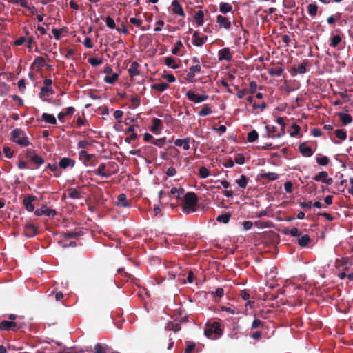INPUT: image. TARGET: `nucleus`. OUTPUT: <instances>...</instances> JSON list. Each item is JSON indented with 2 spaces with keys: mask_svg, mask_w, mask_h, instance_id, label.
<instances>
[{
  "mask_svg": "<svg viewBox=\"0 0 353 353\" xmlns=\"http://www.w3.org/2000/svg\"><path fill=\"white\" fill-rule=\"evenodd\" d=\"M197 203V195L194 192H188L183 196L181 210L185 214L194 212Z\"/></svg>",
  "mask_w": 353,
  "mask_h": 353,
  "instance_id": "obj_1",
  "label": "nucleus"
},
{
  "mask_svg": "<svg viewBox=\"0 0 353 353\" xmlns=\"http://www.w3.org/2000/svg\"><path fill=\"white\" fill-rule=\"evenodd\" d=\"M10 135L12 141L21 146L26 147L30 144L26 132L20 128L14 129Z\"/></svg>",
  "mask_w": 353,
  "mask_h": 353,
  "instance_id": "obj_2",
  "label": "nucleus"
},
{
  "mask_svg": "<svg viewBox=\"0 0 353 353\" xmlns=\"http://www.w3.org/2000/svg\"><path fill=\"white\" fill-rule=\"evenodd\" d=\"M26 156L31 163L36 164L37 166L44 163V159L41 156L37 154L33 150H28Z\"/></svg>",
  "mask_w": 353,
  "mask_h": 353,
  "instance_id": "obj_3",
  "label": "nucleus"
},
{
  "mask_svg": "<svg viewBox=\"0 0 353 353\" xmlns=\"http://www.w3.org/2000/svg\"><path fill=\"white\" fill-rule=\"evenodd\" d=\"M187 98L194 103H201L206 101L208 99V96L206 94L199 95L196 94L192 90L187 91L185 94Z\"/></svg>",
  "mask_w": 353,
  "mask_h": 353,
  "instance_id": "obj_4",
  "label": "nucleus"
},
{
  "mask_svg": "<svg viewBox=\"0 0 353 353\" xmlns=\"http://www.w3.org/2000/svg\"><path fill=\"white\" fill-rule=\"evenodd\" d=\"M201 72V65H192V66H191L189 68V72L187 74L185 79L188 82L193 83V82L195 81L194 78L195 77L196 73H199Z\"/></svg>",
  "mask_w": 353,
  "mask_h": 353,
  "instance_id": "obj_5",
  "label": "nucleus"
},
{
  "mask_svg": "<svg viewBox=\"0 0 353 353\" xmlns=\"http://www.w3.org/2000/svg\"><path fill=\"white\" fill-rule=\"evenodd\" d=\"M35 215L41 216L43 214L54 217L57 214V212L54 210L49 209L46 205H43L39 209H37L34 212Z\"/></svg>",
  "mask_w": 353,
  "mask_h": 353,
  "instance_id": "obj_6",
  "label": "nucleus"
},
{
  "mask_svg": "<svg viewBox=\"0 0 353 353\" xmlns=\"http://www.w3.org/2000/svg\"><path fill=\"white\" fill-rule=\"evenodd\" d=\"M218 56L219 61L225 60L228 61H230L232 59V56L229 48H224L221 49L219 51Z\"/></svg>",
  "mask_w": 353,
  "mask_h": 353,
  "instance_id": "obj_7",
  "label": "nucleus"
},
{
  "mask_svg": "<svg viewBox=\"0 0 353 353\" xmlns=\"http://www.w3.org/2000/svg\"><path fill=\"white\" fill-rule=\"evenodd\" d=\"M172 11L174 14L185 17V12L178 0H173L172 2Z\"/></svg>",
  "mask_w": 353,
  "mask_h": 353,
  "instance_id": "obj_8",
  "label": "nucleus"
},
{
  "mask_svg": "<svg viewBox=\"0 0 353 353\" xmlns=\"http://www.w3.org/2000/svg\"><path fill=\"white\" fill-rule=\"evenodd\" d=\"M216 22L219 24V28L229 29L231 27V21L228 18L224 16L218 15L216 17Z\"/></svg>",
  "mask_w": 353,
  "mask_h": 353,
  "instance_id": "obj_9",
  "label": "nucleus"
},
{
  "mask_svg": "<svg viewBox=\"0 0 353 353\" xmlns=\"http://www.w3.org/2000/svg\"><path fill=\"white\" fill-rule=\"evenodd\" d=\"M37 197L35 196H26L23 199V205H25L26 210L28 212H33L34 210V205L32 204V202L36 200Z\"/></svg>",
  "mask_w": 353,
  "mask_h": 353,
  "instance_id": "obj_10",
  "label": "nucleus"
},
{
  "mask_svg": "<svg viewBox=\"0 0 353 353\" xmlns=\"http://www.w3.org/2000/svg\"><path fill=\"white\" fill-rule=\"evenodd\" d=\"M162 129V121L158 119H152V125L150 128V130L154 134H159Z\"/></svg>",
  "mask_w": 353,
  "mask_h": 353,
  "instance_id": "obj_11",
  "label": "nucleus"
},
{
  "mask_svg": "<svg viewBox=\"0 0 353 353\" xmlns=\"http://www.w3.org/2000/svg\"><path fill=\"white\" fill-rule=\"evenodd\" d=\"M299 150L301 154L306 157H310L312 156L314 153V151L312 150V148L307 146L305 143H301L299 145Z\"/></svg>",
  "mask_w": 353,
  "mask_h": 353,
  "instance_id": "obj_12",
  "label": "nucleus"
},
{
  "mask_svg": "<svg viewBox=\"0 0 353 353\" xmlns=\"http://www.w3.org/2000/svg\"><path fill=\"white\" fill-rule=\"evenodd\" d=\"M79 155L80 160L83 161L85 164H92V161L95 157L94 154H90L85 150L80 151Z\"/></svg>",
  "mask_w": 353,
  "mask_h": 353,
  "instance_id": "obj_13",
  "label": "nucleus"
},
{
  "mask_svg": "<svg viewBox=\"0 0 353 353\" xmlns=\"http://www.w3.org/2000/svg\"><path fill=\"white\" fill-rule=\"evenodd\" d=\"M190 137H186L185 139H177L174 141V143L176 146L183 147L185 150H188L190 149Z\"/></svg>",
  "mask_w": 353,
  "mask_h": 353,
  "instance_id": "obj_14",
  "label": "nucleus"
},
{
  "mask_svg": "<svg viewBox=\"0 0 353 353\" xmlns=\"http://www.w3.org/2000/svg\"><path fill=\"white\" fill-rule=\"evenodd\" d=\"M74 164L75 161L73 159L68 157H63L60 160L59 166L61 169H66L68 167H74Z\"/></svg>",
  "mask_w": 353,
  "mask_h": 353,
  "instance_id": "obj_15",
  "label": "nucleus"
},
{
  "mask_svg": "<svg viewBox=\"0 0 353 353\" xmlns=\"http://www.w3.org/2000/svg\"><path fill=\"white\" fill-rule=\"evenodd\" d=\"M17 327V323L14 321H2L0 323V330H14Z\"/></svg>",
  "mask_w": 353,
  "mask_h": 353,
  "instance_id": "obj_16",
  "label": "nucleus"
},
{
  "mask_svg": "<svg viewBox=\"0 0 353 353\" xmlns=\"http://www.w3.org/2000/svg\"><path fill=\"white\" fill-rule=\"evenodd\" d=\"M207 36H205L203 37H201L199 35L198 32H194L192 37V43L196 46H201L207 40Z\"/></svg>",
  "mask_w": 353,
  "mask_h": 353,
  "instance_id": "obj_17",
  "label": "nucleus"
},
{
  "mask_svg": "<svg viewBox=\"0 0 353 353\" xmlns=\"http://www.w3.org/2000/svg\"><path fill=\"white\" fill-rule=\"evenodd\" d=\"M24 234L28 237H33L37 234V227L33 224H28L24 228Z\"/></svg>",
  "mask_w": 353,
  "mask_h": 353,
  "instance_id": "obj_18",
  "label": "nucleus"
},
{
  "mask_svg": "<svg viewBox=\"0 0 353 353\" xmlns=\"http://www.w3.org/2000/svg\"><path fill=\"white\" fill-rule=\"evenodd\" d=\"M60 236L61 237L65 238V239H71V238H77L79 236H81L83 234V232L82 231L79 232H61Z\"/></svg>",
  "mask_w": 353,
  "mask_h": 353,
  "instance_id": "obj_19",
  "label": "nucleus"
},
{
  "mask_svg": "<svg viewBox=\"0 0 353 353\" xmlns=\"http://www.w3.org/2000/svg\"><path fill=\"white\" fill-rule=\"evenodd\" d=\"M139 67V63L137 61H134L131 63L129 69H128V73L130 77H133L134 76L139 74V71L138 70Z\"/></svg>",
  "mask_w": 353,
  "mask_h": 353,
  "instance_id": "obj_20",
  "label": "nucleus"
},
{
  "mask_svg": "<svg viewBox=\"0 0 353 353\" xmlns=\"http://www.w3.org/2000/svg\"><path fill=\"white\" fill-rule=\"evenodd\" d=\"M41 120H44L46 123L50 124H57V119L54 116L48 113H43L41 116V119L37 118V121H39Z\"/></svg>",
  "mask_w": 353,
  "mask_h": 353,
  "instance_id": "obj_21",
  "label": "nucleus"
},
{
  "mask_svg": "<svg viewBox=\"0 0 353 353\" xmlns=\"http://www.w3.org/2000/svg\"><path fill=\"white\" fill-rule=\"evenodd\" d=\"M105 164L104 163H102L99 165V168L97 170L93 171V172L95 175H99V176H104V177L110 176V174L108 172H105Z\"/></svg>",
  "mask_w": 353,
  "mask_h": 353,
  "instance_id": "obj_22",
  "label": "nucleus"
},
{
  "mask_svg": "<svg viewBox=\"0 0 353 353\" xmlns=\"http://www.w3.org/2000/svg\"><path fill=\"white\" fill-rule=\"evenodd\" d=\"M309 61L307 59H305L302 63L299 64L297 68H293L296 73L299 74H304L306 72V67L308 65Z\"/></svg>",
  "mask_w": 353,
  "mask_h": 353,
  "instance_id": "obj_23",
  "label": "nucleus"
},
{
  "mask_svg": "<svg viewBox=\"0 0 353 353\" xmlns=\"http://www.w3.org/2000/svg\"><path fill=\"white\" fill-rule=\"evenodd\" d=\"M338 116L344 125L350 124L352 121V116L349 114L338 113Z\"/></svg>",
  "mask_w": 353,
  "mask_h": 353,
  "instance_id": "obj_24",
  "label": "nucleus"
},
{
  "mask_svg": "<svg viewBox=\"0 0 353 353\" xmlns=\"http://www.w3.org/2000/svg\"><path fill=\"white\" fill-rule=\"evenodd\" d=\"M298 244L303 248L307 245V244L310 242L311 239L308 234H304L303 236H299Z\"/></svg>",
  "mask_w": 353,
  "mask_h": 353,
  "instance_id": "obj_25",
  "label": "nucleus"
},
{
  "mask_svg": "<svg viewBox=\"0 0 353 353\" xmlns=\"http://www.w3.org/2000/svg\"><path fill=\"white\" fill-rule=\"evenodd\" d=\"M232 10V6L229 3L221 2L219 4V11L222 14H226L231 12Z\"/></svg>",
  "mask_w": 353,
  "mask_h": 353,
  "instance_id": "obj_26",
  "label": "nucleus"
},
{
  "mask_svg": "<svg viewBox=\"0 0 353 353\" xmlns=\"http://www.w3.org/2000/svg\"><path fill=\"white\" fill-rule=\"evenodd\" d=\"M45 63L46 59L43 57L39 56L34 59L32 66L37 67L38 70H40L44 65Z\"/></svg>",
  "mask_w": 353,
  "mask_h": 353,
  "instance_id": "obj_27",
  "label": "nucleus"
},
{
  "mask_svg": "<svg viewBox=\"0 0 353 353\" xmlns=\"http://www.w3.org/2000/svg\"><path fill=\"white\" fill-rule=\"evenodd\" d=\"M203 17H204V12L202 10L197 11L194 17V19L196 21V23L201 26L203 23Z\"/></svg>",
  "mask_w": 353,
  "mask_h": 353,
  "instance_id": "obj_28",
  "label": "nucleus"
},
{
  "mask_svg": "<svg viewBox=\"0 0 353 353\" xmlns=\"http://www.w3.org/2000/svg\"><path fill=\"white\" fill-rule=\"evenodd\" d=\"M168 86L169 85L167 83L162 82L160 83H154V84L152 85L151 88L152 90H156L159 92H163L168 89Z\"/></svg>",
  "mask_w": 353,
  "mask_h": 353,
  "instance_id": "obj_29",
  "label": "nucleus"
},
{
  "mask_svg": "<svg viewBox=\"0 0 353 353\" xmlns=\"http://www.w3.org/2000/svg\"><path fill=\"white\" fill-rule=\"evenodd\" d=\"M319 6L316 3H310L307 6V12L311 17H315L317 14Z\"/></svg>",
  "mask_w": 353,
  "mask_h": 353,
  "instance_id": "obj_30",
  "label": "nucleus"
},
{
  "mask_svg": "<svg viewBox=\"0 0 353 353\" xmlns=\"http://www.w3.org/2000/svg\"><path fill=\"white\" fill-rule=\"evenodd\" d=\"M283 72V69L282 67L279 66V67H275V68H270L268 70V74L270 75V76H281Z\"/></svg>",
  "mask_w": 353,
  "mask_h": 353,
  "instance_id": "obj_31",
  "label": "nucleus"
},
{
  "mask_svg": "<svg viewBox=\"0 0 353 353\" xmlns=\"http://www.w3.org/2000/svg\"><path fill=\"white\" fill-rule=\"evenodd\" d=\"M231 217L230 212H226L225 214H221L216 217V221L219 223H228Z\"/></svg>",
  "mask_w": 353,
  "mask_h": 353,
  "instance_id": "obj_32",
  "label": "nucleus"
},
{
  "mask_svg": "<svg viewBox=\"0 0 353 353\" xmlns=\"http://www.w3.org/2000/svg\"><path fill=\"white\" fill-rule=\"evenodd\" d=\"M165 64L172 69H176L179 67V65L176 63L175 60L171 57L165 58Z\"/></svg>",
  "mask_w": 353,
  "mask_h": 353,
  "instance_id": "obj_33",
  "label": "nucleus"
},
{
  "mask_svg": "<svg viewBox=\"0 0 353 353\" xmlns=\"http://www.w3.org/2000/svg\"><path fill=\"white\" fill-rule=\"evenodd\" d=\"M118 202L121 205V206L126 208L129 206V203L127 201L126 195L123 193L119 194L117 197Z\"/></svg>",
  "mask_w": 353,
  "mask_h": 353,
  "instance_id": "obj_34",
  "label": "nucleus"
},
{
  "mask_svg": "<svg viewBox=\"0 0 353 353\" xmlns=\"http://www.w3.org/2000/svg\"><path fill=\"white\" fill-rule=\"evenodd\" d=\"M119 78V74L117 73H113L112 76H105L104 77V81L109 84H114Z\"/></svg>",
  "mask_w": 353,
  "mask_h": 353,
  "instance_id": "obj_35",
  "label": "nucleus"
},
{
  "mask_svg": "<svg viewBox=\"0 0 353 353\" xmlns=\"http://www.w3.org/2000/svg\"><path fill=\"white\" fill-rule=\"evenodd\" d=\"M259 137L258 132L255 130H252L250 132H248L247 136V140L249 143H252L255 141Z\"/></svg>",
  "mask_w": 353,
  "mask_h": 353,
  "instance_id": "obj_36",
  "label": "nucleus"
},
{
  "mask_svg": "<svg viewBox=\"0 0 353 353\" xmlns=\"http://www.w3.org/2000/svg\"><path fill=\"white\" fill-rule=\"evenodd\" d=\"M212 113L211 108L208 106V105H204L201 110L199 112L198 114L200 117H205Z\"/></svg>",
  "mask_w": 353,
  "mask_h": 353,
  "instance_id": "obj_37",
  "label": "nucleus"
},
{
  "mask_svg": "<svg viewBox=\"0 0 353 353\" xmlns=\"http://www.w3.org/2000/svg\"><path fill=\"white\" fill-rule=\"evenodd\" d=\"M68 196L71 199H77L80 198L79 192L74 188H70L68 190Z\"/></svg>",
  "mask_w": 353,
  "mask_h": 353,
  "instance_id": "obj_38",
  "label": "nucleus"
},
{
  "mask_svg": "<svg viewBox=\"0 0 353 353\" xmlns=\"http://www.w3.org/2000/svg\"><path fill=\"white\" fill-rule=\"evenodd\" d=\"M342 38L340 35L336 34L334 35L331 39L330 46L333 48H336L338 45L341 42Z\"/></svg>",
  "mask_w": 353,
  "mask_h": 353,
  "instance_id": "obj_39",
  "label": "nucleus"
},
{
  "mask_svg": "<svg viewBox=\"0 0 353 353\" xmlns=\"http://www.w3.org/2000/svg\"><path fill=\"white\" fill-rule=\"evenodd\" d=\"M328 176V173L326 171H321L319 172L314 177V180L316 181H321L323 183L324 180L326 179V177Z\"/></svg>",
  "mask_w": 353,
  "mask_h": 353,
  "instance_id": "obj_40",
  "label": "nucleus"
},
{
  "mask_svg": "<svg viewBox=\"0 0 353 353\" xmlns=\"http://www.w3.org/2000/svg\"><path fill=\"white\" fill-rule=\"evenodd\" d=\"M265 129L267 130V137H268L271 138V139H274V137H276V134H274L277 130V128L276 126L270 127L268 125H266Z\"/></svg>",
  "mask_w": 353,
  "mask_h": 353,
  "instance_id": "obj_41",
  "label": "nucleus"
},
{
  "mask_svg": "<svg viewBox=\"0 0 353 353\" xmlns=\"http://www.w3.org/2000/svg\"><path fill=\"white\" fill-rule=\"evenodd\" d=\"M212 330H213V333L218 335V336H221L223 334V330L221 328V325L219 322H214L212 324Z\"/></svg>",
  "mask_w": 353,
  "mask_h": 353,
  "instance_id": "obj_42",
  "label": "nucleus"
},
{
  "mask_svg": "<svg viewBox=\"0 0 353 353\" xmlns=\"http://www.w3.org/2000/svg\"><path fill=\"white\" fill-rule=\"evenodd\" d=\"M52 32L55 39L59 40L61 39V34H62L63 32L67 33L68 31L66 30V29L65 28H61V29L53 28L52 30Z\"/></svg>",
  "mask_w": 353,
  "mask_h": 353,
  "instance_id": "obj_43",
  "label": "nucleus"
},
{
  "mask_svg": "<svg viewBox=\"0 0 353 353\" xmlns=\"http://www.w3.org/2000/svg\"><path fill=\"white\" fill-rule=\"evenodd\" d=\"M248 179L245 175H241L240 179L236 181L240 188H245L247 186Z\"/></svg>",
  "mask_w": 353,
  "mask_h": 353,
  "instance_id": "obj_44",
  "label": "nucleus"
},
{
  "mask_svg": "<svg viewBox=\"0 0 353 353\" xmlns=\"http://www.w3.org/2000/svg\"><path fill=\"white\" fill-rule=\"evenodd\" d=\"M334 133L336 137L342 141L345 140L347 138V132L343 129L336 130Z\"/></svg>",
  "mask_w": 353,
  "mask_h": 353,
  "instance_id": "obj_45",
  "label": "nucleus"
},
{
  "mask_svg": "<svg viewBox=\"0 0 353 353\" xmlns=\"http://www.w3.org/2000/svg\"><path fill=\"white\" fill-rule=\"evenodd\" d=\"M88 62L93 67L98 66L99 65H101L103 63V59H99L95 57H90L88 59Z\"/></svg>",
  "mask_w": 353,
  "mask_h": 353,
  "instance_id": "obj_46",
  "label": "nucleus"
},
{
  "mask_svg": "<svg viewBox=\"0 0 353 353\" xmlns=\"http://www.w3.org/2000/svg\"><path fill=\"white\" fill-rule=\"evenodd\" d=\"M261 177L268 179L270 181H274L278 179V174L275 172H268L262 174Z\"/></svg>",
  "mask_w": 353,
  "mask_h": 353,
  "instance_id": "obj_47",
  "label": "nucleus"
},
{
  "mask_svg": "<svg viewBox=\"0 0 353 353\" xmlns=\"http://www.w3.org/2000/svg\"><path fill=\"white\" fill-rule=\"evenodd\" d=\"M330 159L326 156H323L316 158V162L319 165L325 166L329 163Z\"/></svg>",
  "mask_w": 353,
  "mask_h": 353,
  "instance_id": "obj_48",
  "label": "nucleus"
},
{
  "mask_svg": "<svg viewBox=\"0 0 353 353\" xmlns=\"http://www.w3.org/2000/svg\"><path fill=\"white\" fill-rule=\"evenodd\" d=\"M210 174V170L205 167H201L199 168V176L202 179H205Z\"/></svg>",
  "mask_w": 353,
  "mask_h": 353,
  "instance_id": "obj_49",
  "label": "nucleus"
},
{
  "mask_svg": "<svg viewBox=\"0 0 353 353\" xmlns=\"http://www.w3.org/2000/svg\"><path fill=\"white\" fill-rule=\"evenodd\" d=\"M94 353H106L105 346L99 343L94 345Z\"/></svg>",
  "mask_w": 353,
  "mask_h": 353,
  "instance_id": "obj_50",
  "label": "nucleus"
},
{
  "mask_svg": "<svg viewBox=\"0 0 353 353\" xmlns=\"http://www.w3.org/2000/svg\"><path fill=\"white\" fill-rule=\"evenodd\" d=\"M183 47V43L181 41H177L174 48L172 50V53L173 54H178L181 48Z\"/></svg>",
  "mask_w": 353,
  "mask_h": 353,
  "instance_id": "obj_51",
  "label": "nucleus"
},
{
  "mask_svg": "<svg viewBox=\"0 0 353 353\" xmlns=\"http://www.w3.org/2000/svg\"><path fill=\"white\" fill-rule=\"evenodd\" d=\"M204 334L206 337L209 339H213L212 337V334H214L212 325H207V327L205 328L204 330Z\"/></svg>",
  "mask_w": 353,
  "mask_h": 353,
  "instance_id": "obj_52",
  "label": "nucleus"
},
{
  "mask_svg": "<svg viewBox=\"0 0 353 353\" xmlns=\"http://www.w3.org/2000/svg\"><path fill=\"white\" fill-rule=\"evenodd\" d=\"M105 23H106V26L111 29H114L116 28L115 22H114V19L112 17H110V16H108L105 18Z\"/></svg>",
  "mask_w": 353,
  "mask_h": 353,
  "instance_id": "obj_53",
  "label": "nucleus"
},
{
  "mask_svg": "<svg viewBox=\"0 0 353 353\" xmlns=\"http://www.w3.org/2000/svg\"><path fill=\"white\" fill-rule=\"evenodd\" d=\"M130 100L134 108H137L140 105L141 101H140L139 97H138L137 96H132L130 99Z\"/></svg>",
  "mask_w": 353,
  "mask_h": 353,
  "instance_id": "obj_54",
  "label": "nucleus"
},
{
  "mask_svg": "<svg viewBox=\"0 0 353 353\" xmlns=\"http://www.w3.org/2000/svg\"><path fill=\"white\" fill-rule=\"evenodd\" d=\"M165 140H166V137H163L161 139H157L154 140L152 142V143L154 144V145L159 147V148H162L163 146V144L165 142Z\"/></svg>",
  "mask_w": 353,
  "mask_h": 353,
  "instance_id": "obj_55",
  "label": "nucleus"
},
{
  "mask_svg": "<svg viewBox=\"0 0 353 353\" xmlns=\"http://www.w3.org/2000/svg\"><path fill=\"white\" fill-rule=\"evenodd\" d=\"M195 348V343L194 342L188 341L186 344L185 353H191Z\"/></svg>",
  "mask_w": 353,
  "mask_h": 353,
  "instance_id": "obj_56",
  "label": "nucleus"
},
{
  "mask_svg": "<svg viewBox=\"0 0 353 353\" xmlns=\"http://www.w3.org/2000/svg\"><path fill=\"white\" fill-rule=\"evenodd\" d=\"M234 161L237 164L242 165L245 163V157L242 154H236Z\"/></svg>",
  "mask_w": 353,
  "mask_h": 353,
  "instance_id": "obj_57",
  "label": "nucleus"
},
{
  "mask_svg": "<svg viewBox=\"0 0 353 353\" xmlns=\"http://www.w3.org/2000/svg\"><path fill=\"white\" fill-rule=\"evenodd\" d=\"M180 191L181 193H185V190L183 188L173 187L170 190V197L174 198L175 194Z\"/></svg>",
  "mask_w": 353,
  "mask_h": 353,
  "instance_id": "obj_58",
  "label": "nucleus"
},
{
  "mask_svg": "<svg viewBox=\"0 0 353 353\" xmlns=\"http://www.w3.org/2000/svg\"><path fill=\"white\" fill-rule=\"evenodd\" d=\"M264 323L260 319H254L252 323V329H257L263 325Z\"/></svg>",
  "mask_w": 353,
  "mask_h": 353,
  "instance_id": "obj_59",
  "label": "nucleus"
},
{
  "mask_svg": "<svg viewBox=\"0 0 353 353\" xmlns=\"http://www.w3.org/2000/svg\"><path fill=\"white\" fill-rule=\"evenodd\" d=\"M292 128L293 129V131L290 132L291 137H294L299 133L300 127L296 123H293L292 125Z\"/></svg>",
  "mask_w": 353,
  "mask_h": 353,
  "instance_id": "obj_60",
  "label": "nucleus"
},
{
  "mask_svg": "<svg viewBox=\"0 0 353 353\" xmlns=\"http://www.w3.org/2000/svg\"><path fill=\"white\" fill-rule=\"evenodd\" d=\"M3 152L7 158H11L13 156V151L8 146L3 147Z\"/></svg>",
  "mask_w": 353,
  "mask_h": 353,
  "instance_id": "obj_61",
  "label": "nucleus"
},
{
  "mask_svg": "<svg viewBox=\"0 0 353 353\" xmlns=\"http://www.w3.org/2000/svg\"><path fill=\"white\" fill-rule=\"evenodd\" d=\"M213 296L222 297L224 295V290L221 288H218L214 292H212Z\"/></svg>",
  "mask_w": 353,
  "mask_h": 353,
  "instance_id": "obj_62",
  "label": "nucleus"
},
{
  "mask_svg": "<svg viewBox=\"0 0 353 353\" xmlns=\"http://www.w3.org/2000/svg\"><path fill=\"white\" fill-rule=\"evenodd\" d=\"M90 145H91V143L84 140L80 141L77 143L79 148H87Z\"/></svg>",
  "mask_w": 353,
  "mask_h": 353,
  "instance_id": "obj_63",
  "label": "nucleus"
},
{
  "mask_svg": "<svg viewBox=\"0 0 353 353\" xmlns=\"http://www.w3.org/2000/svg\"><path fill=\"white\" fill-rule=\"evenodd\" d=\"M130 22L136 26L137 27H141L143 21L141 19H137V18H134V17H132L130 19Z\"/></svg>",
  "mask_w": 353,
  "mask_h": 353,
  "instance_id": "obj_64",
  "label": "nucleus"
}]
</instances>
